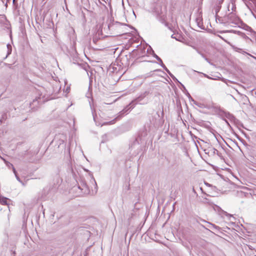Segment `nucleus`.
Segmentation results:
<instances>
[{"instance_id": "nucleus-1", "label": "nucleus", "mask_w": 256, "mask_h": 256, "mask_svg": "<svg viewBox=\"0 0 256 256\" xmlns=\"http://www.w3.org/2000/svg\"><path fill=\"white\" fill-rule=\"evenodd\" d=\"M71 171H72V176H73L74 178L76 181L77 182H78V178H80L78 168H76V166L74 167V168L73 167H72Z\"/></svg>"}, {"instance_id": "nucleus-2", "label": "nucleus", "mask_w": 256, "mask_h": 256, "mask_svg": "<svg viewBox=\"0 0 256 256\" xmlns=\"http://www.w3.org/2000/svg\"><path fill=\"white\" fill-rule=\"evenodd\" d=\"M74 54H72V55L73 63L77 64L78 66H80V63L79 62L80 58L78 57V54L75 50H74Z\"/></svg>"}, {"instance_id": "nucleus-3", "label": "nucleus", "mask_w": 256, "mask_h": 256, "mask_svg": "<svg viewBox=\"0 0 256 256\" xmlns=\"http://www.w3.org/2000/svg\"><path fill=\"white\" fill-rule=\"evenodd\" d=\"M246 6L250 10H256V0H248Z\"/></svg>"}, {"instance_id": "nucleus-4", "label": "nucleus", "mask_w": 256, "mask_h": 256, "mask_svg": "<svg viewBox=\"0 0 256 256\" xmlns=\"http://www.w3.org/2000/svg\"><path fill=\"white\" fill-rule=\"evenodd\" d=\"M50 189V186H47L44 188L42 195V198L45 199L46 198L47 195L48 194Z\"/></svg>"}, {"instance_id": "nucleus-5", "label": "nucleus", "mask_w": 256, "mask_h": 256, "mask_svg": "<svg viewBox=\"0 0 256 256\" xmlns=\"http://www.w3.org/2000/svg\"><path fill=\"white\" fill-rule=\"evenodd\" d=\"M10 200L8 198L0 196V204L3 205H8V201Z\"/></svg>"}, {"instance_id": "nucleus-6", "label": "nucleus", "mask_w": 256, "mask_h": 256, "mask_svg": "<svg viewBox=\"0 0 256 256\" xmlns=\"http://www.w3.org/2000/svg\"><path fill=\"white\" fill-rule=\"evenodd\" d=\"M83 237L86 240H88L90 237V232L88 230H84L82 232Z\"/></svg>"}, {"instance_id": "nucleus-7", "label": "nucleus", "mask_w": 256, "mask_h": 256, "mask_svg": "<svg viewBox=\"0 0 256 256\" xmlns=\"http://www.w3.org/2000/svg\"><path fill=\"white\" fill-rule=\"evenodd\" d=\"M40 100V97H36L32 101V102L30 104V105L31 106L32 104L34 105V106H36L38 104V100Z\"/></svg>"}, {"instance_id": "nucleus-8", "label": "nucleus", "mask_w": 256, "mask_h": 256, "mask_svg": "<svg viewBox=\"0 0 256 256\" xmlns=\"http://www.w3.org/2000/svg\"><path fill=\"white\" fill-rule=\"evenodd\" d=\"M82 186L84 187V188H81V190H84V194H88L90 192V190H89L86 184H84L82 185Z\"/></svg>"}, {"instance_id": "nucleus-9", "label": "nucleus", "mask_w": 256, "mask_h": 256, "mask_svg": "<svg viewBox=\"0 0 256 256\" xmlns=\"http://www.w3.org/2000/svg\"><path fill=\"white\" fill-rule=\"evenodd\" d=\"M6 20V17L4 14H0V24H3Z\"/></svg>"}, {"instance_id": "nucleus-10", "label": "nucleus", "mask_w": 256, "mask_h": 256, "mask_svg": "<svg viewBox=\"0 0 256 256\" xmlns=\"http://www.w3.org/2000/svg\"><path fill=\"white\" fill-rule=\"evenodd\" d=\"M204 76L206 78H208V79H210V80H218V79H220V78H212V77H210V76H208V75H207V74H204Z\"/></svg>"}, {"instance_id": "nucleus-11", "label": "nucleus", "mask_w": 256, "mask_h": 256, "mask_svg": "<svg viewBox=\"0 0 256 256\" xmlns=\"http://www.w3.org/2000/svg\"><path fill=\"white\" fill-rule=\"evenodd\" d=\"M12 52V48H8V50H7V54L4 58H6L10 54H11Z\"/></svg>"}, {"instance_id": "nucleus-12", "label": "nucleus", "mask_w": 256, "mask_h": 256, "mask_svg": "<svg viewBox=\"0 0 256 256\" xmlns=\"http://www.w3.org/2000/svg\"><path fill=\"white\" fill-rule=\"evenodd\" d=\"M6 165L8 167H10V166L13 167V165L11 163H10V162H6Z\"/></svg>"}, {"instance_id": "nucleus-13", "label": "nucleus", "mask_w": 256, "mask_h": 256, "mask_svg": "<svg viewBox=\"0 0 256 256\" xmlns=\"http://www.w3.org/2000/svg\"><path fill=\"white\" fill-rule=\"evenodd\" d=\"M15 176H16V180H17L18 182H22V181H21V180H20V177L18 176V174H16Z\"/></svg>"}, {"instance_id": "nucleus-14", "label": "nucleus", "mask_w": 256, "mask_h": 256, "mask_svg": "<svg viewBox=\"0 0 256 256\" xmlns=\"http://www.w3.org/2000/svg\"><path fill=\"white\" fill-rule=\"evenodd\" d=\"M5 118V116L4 115H2V118L0 119V122L1 123L2 122V121L4 120Z\"/></svg>"}, {"instance_id": "nucleus-15", "label": "nucleus", "mask_w": 256, "mask_h": 256, "mask_svg": "<svg viewBox=\"0 0 256 256\" xmlns=\"http://www.w3.org/2000/svg\"><path fill=\"white\" fill-rule=\"evenodd\" d=\"M7 49H8V48H12V46L10 44H6Z\"/></svg>"}, {"instance_id": "nucleus-16", "label": "nucleus", "mask_w": 256, "mask_h": 256, "mask_svg": "<svg viewBox=\"0 0 256 256\" xmlns=\"http://www.w3.org/2000/svg\"><path fill=\"white\" fill-rule=\"evenodd\" d=\"M12 168L13 172L14 174L16 175V174H17L16 171L14 166Z\"/></svg>"}, {"instance_id": "nucleus-17", "label": "nucleus", "mask_w": 256, "mask_h": 256, "mask_svg": "<svg viewBox=\"0 0 256 256\" xmlns=\"http://www.w3.org/2000/svg\"><path fill=\"white\" fill-rule=\"evenodd\" d=\"M5 64L8 66L9 68H12V64Z\"/></svg>"}, {"instance_id": "nucleus-18", "label": "nucleus", "mask_w": 256, "mask_h": 256, "mask_svg": "<svg viewBox=\"0 0 256 256\" xmlns=\"http://www.w3.org/2000/svg\"><path fill=\"white\" fill-rule=\"evenodd\" d=\"M225 40V42H226L228 44H229L230 46H231L233 48H234V49L236 48H235V47H234L233 46H232V45L230 44V42H227V41H226V40Z\"/></svg>"}, {"instance_id": "nucleus-19", "label": "nucleus", "mask_w": 256, "mask_h": 256, "mask_svg": "<svg viewBox=\"0 0 256 256\" xmlns=\"http://www.w3.org/2000/svg\"><path fill=\"white\" fill-rule=\"evenodd\" d=\"M156 58L162 63V61L161 59L160 58H158V56H156Z\"/></svg>"}, {"instance_id": "nucleus-20", "label": "nucleus", "mask_w": 256, "mask_h": 256, "mask_svg": "<svg viewBox=\"0 0 256 256\" xmlns=\"http://www.w3.org/2000/svg\"><path fill=\"white\" fill-rule=\"evenodd\" d=\"M70 90V88H67L66 89V91L68 92H69V90Z\"/></svg>"}, {"instance_id": "nucleus-21", "label": "nucleus", "mask_w": 256, "mask_h": 256, "mask_svg": "<svg viewBox=\"0 0 256 256\" xmlns=\"http://www.w3.org/2000/svg\"><path fill=\"white\" fill-rule=\"evenodd\" d=\"M76 188L75 187H73L71 190V192H72V191H74V189Z\"/></svg>"}, {"instance_id": "nucleus-22", "label": "nucleus", "mask_w": 256, "mask_h": 256, "mask_svg": "<svg viewBox=\"0 0 256 256\" xmlns=\"http://www.w3.org/2000/svg\"><path fill=\"white\" fill-rule=\"evenodd\" d=\"M109 123H110V124H113L114 123V120H112V122H110Z\"/></svg>"}, {"instance_id": "nucleus-23", "label": "nucleus", "mask_w": 256, "mask_h": 256, "mask_svg": "<svg viewBox=\"0 0 256 256\" xmlns=\"http://www.w3.org/2000/svg\"><path fill=\"white\" fill-rule=\"evenodd\" d=\"M172 38H176V40L180 41V40L179 39L176 38L175 37L173 36H172Z\"/></svg>"}, {"instance_id": "nucleus-24", "label": "nucleus", "mask_w": 256, "mask_h": 256, "mask_svg": "<svg viewBox=\"0 0 256 256\" xmlns=\"http://www.w3.org/2000/svg\"><path fill=\"white\" fill-rule=\"evenodd\" d=\"M221 80H222V81H223L224 82H226V80H224V78H221Z\"/></svg>"}, {"instance_id": "nucleus-25", "label": "nucleus", "mask_w": 256, "mask_h": 256, "mask_svg": "<svg viewBox=\"0 0 256 256\" xmlns=\"http://www.w3.org/2000/svg\"><path fill=\"white\" fill-rule=\"evenodd\" d=\"M250 56H251L253 58H256L254 56H252V55H250V54H248Z\"/></svg>"}, {"instance_id": "nucleus-26", "label": "nucleus", "mask_w": 256, "mask_h": 256, "mask_svg": "<svg viewBox=\"0 0 256 256\" xmlns=\"http://www.w3.org/2000/svg\"><path fill=\"white\" fill-rule=\"evenodd\" d=\"M12 1H13V2L14 3L15 2H16L17 0H12Z\"/></svg>"}, {"instance_id": "nucleus-27", "label": "nucleus", "mask_w": 256, "mask_h": 256, "mask_svg": "<svg viewBox=\"0 0 256 256\" xmlns=\"http://www.w3.org/2000/svg\"><path fill=\"white\" fill-rule=\"evenodd\" d=\"M78 189H80V186H79L78 184Z\"/></svg>"}, {"instance_id": "nucleus-28", "label": "nucleus", "mask_w": 256, "mask_h": 256, "mask_svg": "<svg viewBox=\"0 0 256 256\" xmlns=\"http://www.w3.org/2000/svg\"><path fill=\"white\" fill-rule=\"evenodd\" d=\"M95 40H96V38H94V41L95 42Z\"/></svg>"}]
</instances>
